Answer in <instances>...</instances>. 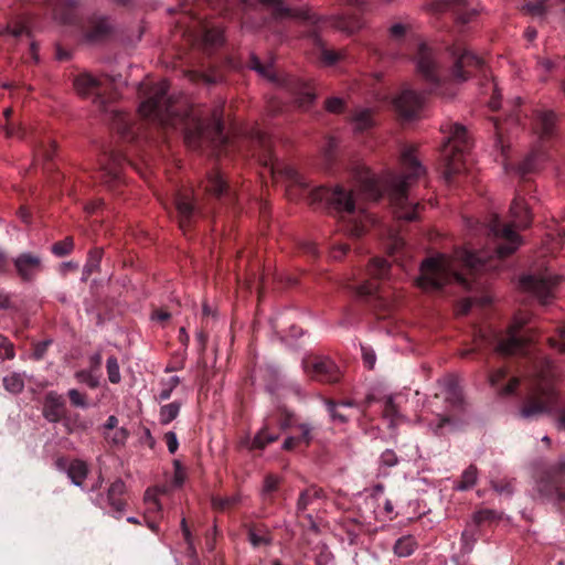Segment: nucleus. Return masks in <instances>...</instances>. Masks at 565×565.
<instances>
[{
    "mask_svg": "<svg viewBox=\"0 0 565 565\" xmlns=\"http://www.w3.org/2000/svg\"><path fill=\"white\" fill-rule=\"evenodd\" d=\"M284 173H285L287 180L289 181V185H288L289 196H294L292 189H291L292 186H299V189L302 191H305L308 188L309 183L307 182L305 177H302L295 168L287 167V168H285Z\"/></svg>",
    "mask_w": 565,
    "mask_h": 565,
    "instance_id": "cd10ccee",
    "label": "nucleus"
},
{
    "mask_svg": "<svg viewBox=\"0 0 565 565\" xmlns=\"http://www.w3.org/2000/svg\"><path fill=\"white\" fill-rule=\"evenodd\" d=\"M99 79L88 73H82L74 78V88L82 95L86 96L93 94L99 86Z\"/></svg>",
    "mask_w": 565,
    "mask_h": 565,
    "instance_id": "aec40b11",
    "label": "nucleus"
},
{
    "mask_svg": "<svg viewBox=\"0 0 565 565\" xmlns=\"http://www.w3.org/2000/svg\"><path fill=\"white\" fill-rule=\"evenodd\" d=\"M478 479V470L475 466H469L461 475V480L455 486L458 491H465L472 488Z\"/></svg>",
    "mask_w": 565,
    "mask_h": 565,
    "instance_id": "7c9ffc66",
    "label": "nucleus"
},
{
    "mask_svg": "<svg viewBox=\"0 0 565 565\" xmlns=\"http://www.w3.org/2000/svg\"><path fill=\"white\" fill-rule=\"evenodd\" d=\"M344 108V102L339 97H331L326 102V109L329 113L338 114L341 113Z\"/></svg>",
    "mask_w": 565,
    "mask_h": 565,
    "instance_id": "8fccbe9b",
    "label": "nucleus"
},
{
    "mask_svg": "<svg viewBox=\"0 0 565 565\" xmlns=\"http://www.w3.org/2000/svg\"><path fill=\"white\" fill-rule=\"evenodd\" d=\"M345 57L344 51H331V50H322L321 60L326 65H333L340 60Z\"/></svg>",
    "mask_w": 565,
    "mask_h": 565,
    "instance_id": "37998d69",
    "label": "nucleus"
},
{
    "mask_svg": "<svg viewBox=\"0 0 565 565\" xmlns=\"http://www.w3.org/2000/svg\"><path fill=\"white\" fill-rule=\"evenodd\" d=\"M0 36H9L19 41L26 38L32 60L35 63L40 61L38 54L39 47L36 42L31 39V31L26 19L18 18L8 25L0 28Z\"/></svg>",
    "mask_w": 565,
    "mask_h": 565,
    "instance_id": "ddd939ff",
    "label": "nucleus"
},
{
    "mask_svg": "<svg viewBox=\"0 0 565 565\" xmlns=\"http://www.w3.org/2000/svg\"><path fill=\"white\" fill-rule=\"evenodd\" d=\"M443 131L448 134L447 142L443 148L444 178L450 181L452 175L459 173L465 163V156L470 148V139L467 129L460 124H447Z\"/></svg>",
    "mask_w": 565,
    "mask_h": 565,
    "instance_id": "423d86ee",
    "label": "nucleus"
},
{
    "mask_svg": "<svg viewBox=\"0 0 565 565\" xmlns=\"http://www.w3.org/2000/svg\"><path fill=\"white\" fill-rule=\"evenodd\" d=\"M203 42L206 46L215 47L224 42V31L220 26L206 29L203 35Z\"/></svg>",
    "mask_w": 565,
    "mask_h": 565,
    "instance_id": "473e14b6",
    "label": "nucleus"
},
{
    "mask_svg": "<svg viewBox=\"0 0 565 565\" xmlns=\"http://www.w3.org/2000/svg\"><path fill=\"white\" fill-rule=\"evenodd\" d=\"M323 498L324 492L321 488L317 486L306 488L298 497L296 504L297 514H305L308 510L317 509Z\"/></svg>",
    "mask_w": 565,
    "mask_h": 565,
    "instance_id": "2eb2a0df",
    "label": "nucleus"
},
{
    "mask_svg": "<svg viewBox=\"0 0 565 565\" xmlns=\"http://www.w3.org/2000/svg\"><path fill=\"white\" fill-rule=\"evenodd\" d=\"M298 436H289L285 439L282 444V449L285 450H292L296 446L301 445Z\"/></svg>",
    "mask_w": 565,
    "mask_h": 565,
    "instance_id": "e2e57ef3",
    "label": "nucleus"
},
{
    "mask_svg": "<svg viewBox=\"0 0 565 565\" xmlns=\"http://www.w3.org/2000/svg\"><path fill=\"white\" fill-rule=\"evenodd\" d=\"M555 67V64L545 58V60H540L537 62V68H539V72H540V77L542 81H545L546 79V75L553 71V68Z\"/></svg>",
    "mask_w": 565,
    "mask_h": 565,
    "instance_id": "3c124183",
    "label": "nucleus"
},
{
    "mask_svg": "<svg viewBox=\"0 0 565 565\" xmlns=\"http://www.w3.org/2000/svg\"><path fill=\"white\" fill-rule=\"evenodd\" d=\"M100 259H102V250L100 249L92 250L89 253L87 262L84 266V273L86 275H90L92 273L97 270V268L99 267Z\"/></svg>",
    "mask_w": 565,
    "mask_h": 565,
    "instance_id": "a19ab883",
    "label": "nucleus"
},
{
    "mask_svg": "<svg viewBox=\"0 0 565 565\" xmlns=\"http://www.w3.org/2000/svg\"><path fill=\"white\" fill-rule=\"evenodd\" d=\"M418 543L413 535H403L397 539L393 546L394 555L397 557H408L417 550Z\"/></svg>",
    "mask_w": 565,
    "mask_h": 565,
    "instance_id": "4be33fe9",
    "label": "nucleus"
},
{
    "mask_svg": "<svg viewBox=\"0 0 565 565\" xmlns=\"http://www.w3.org/2000/svg\"><path fill=\"white\" fill-rule=\"evenodd\" d=\"M164 440L170 454H174L179 448V441L174 431H168L164 435Z\"/></svg>",
    "mask_w": 565,
    "mask_h": 565,
    "instance_id": "603ef678",
    "label": "nucleus"
},
{
    "mask_svg": "<svg viewBox=\"0 0 565 565\" xmlns=\"http://www.w3.org/2000/svg\"><path fill=\"white\" fill-rule=\"evenodd\" d=\"M507 375V371L504 369H498L490 375V383L492 386H497L500 384L501 380H503Z\"/></svg>",
    "mask_w": 565,
    "mask_h": 565,
    "instance_id": "052dcab7",
    "label": "nucleus"
},
{
    "mask_svg": "<svg viewBox=\"0 0 565 565\" xmlns=\"http://www.w3.org/2000/svg\"><path fill=\"white\" fill-rule=\"evenodd\" d=\"M248 540H249L250 544L255 547L260 546V545H266L269 543V540L267 537H265L263 535H258L254 531H250L248 533Z\"/></svg>",
    "mask_w": 565,
    "mask_h": 565,
    "instance_id": "6e6d98bb",
    "label": "nucleus"
},
{
    "mask_svg": "<svg viewBox=\"0 0 565 565\" xmlns=\"http://www.w3.org/2000/svg\"><path fill=\"white\" fill-rule=\"evenodd\" d=\"M66 473L73 484L76 487H83V483L88 475V466L85 461L75 459L70 462Z\"/></svg>",
    "mask_w": 565,
    "mask_h": 565,
    "instance_id": "412c9836",
    "label": "nucleus"
},
{
    "mask_svg": "<svg viewBox=\"0 0 565 565\" xmlns=\"http://www.w3.org/2000/svg\"><path fill=\"white\" fill-rule=\"evenodd\" d=\"M406 32V28L402 23H396L391 26L390 35L394 40H399L404 36Z\"/></svg>",
    "mask_w": 565,
    "mask_h": 565,
    "instance_id": "13d9d810",
    "label": "nucleus"
},
{
    "mask_svg": "<svg viewBox=\"0 0 565 565\" xmlns=\"http://www.w3.org/2000/svg\"><path fill=\"white\" fill-rule=\"evenodd\" d=\"M381 463L386 467H393L397 463V456L393 450L387 449L381 455Z\"/></svg>",
    "mask_w": 565,
    "mask_h": 565,
    "instance_id": "864d4df0",
    "label": "nucleus"
},
{
    "mask_svg": "<svg viewBox=\"0 0 565 565\" xmlns=\"http://www.w3.org/2000/svg\"><path fill=\"white\" fill-rule=\"evenodd\" d=\"M373 114L369 108H359L352 116V124L356 131H363L373 125Z\"/></svg>",
    "mask_w": 565,
    "mask_h": 565,
    "instance_id": "393cba45",
    "label": "nucleus"
},
{
    "mask_svg": "<svg viewBox=\"0 0 565 565\" xmlns=\"http://www.w3.org/2000/svg\"><path fill=\"white\" fill-rule=\"evenodd\" d=\"M363 360H364V363L370 367L372 369L375 364V354L373 351H367L366 349H363Z\"/></svg>",
    "mask_w": 565,
    "mask_h": 565,
    "instance_id": "0e129e2a",
    "label": "nucleus"
},
{
    "mask_svg": "<svg viewBox=\"0 0 565 565\" xmlns=\"http://www.w3.org/2000/svg\"><path fill=\"white\" fill-rule=\"evenodd\" d=\"M280 427L282 429H298L300 433L298 437L306 446H309L313 439L315 427L309 423H297L291 416L281 422Z\"/></svg>",
    "mask_w": 565,
    "mask_h": 565,
    "instance_id": "6ab92c4d",
    "label": "nucleus"
},
{
    "mask_svg": "<svg viewBox=\"0 0 565 565\" xmlns=\"http://www.w3.org/2000/svg\"><path fill=\"white\" fill-rule=\"evenodd\" d=\"M308 199L311 205L329 206L340 213L341 232L351 238L363 236L369 226L373 224L372 216L360 204L353 192L345 191L340 186L334 189L318 186L309 192Z\"/></svg>",
    "mask_w": 565,
    "mask_h": 565,
    "instance_id": "20e7f679",
    "label": "nucleus"
},
{
    "mask_svg": "<svg viewBox=\"0 0 565 565\" xmlns=\"http://www.w3.org/2000/svg\"><path fill=\"white\" fill-rule=\"evenodd\" d=\"M279 483H280L279 477L274 476V475L266 476V478L264 480V486H263V494L269 495L270 493H273L274 491L277 490Z\"/></svg>",
    "mask_w": 565,
    "mask_h": 565,
    "instance_id": "49530a36",
    "label": "nucleus"
},
{
    "mask_svg": "<svg viewBox=\"0 0 565 565\" xmlns=\"http://www.w3.org/2000/svg\"><path fill=\"white\" fill-rule=\"evenodd\" d=\"M404 247V239L395 232L390 231L387 234L386 248L391 255H395Z\"/></svg>",
    "mask_w": 565,
    "mask_h": 565,
    "instance_id": "ea45409f",
    "label": "nucleus"
},
{
    "mask_svg": "<svg viewBox=\"0 0 565 565\" xmlns=\"http://www.w3.org/2000/svg\"><path fill=\"white\" fill-rule=\"evenodd\" d=\"M127 437H128V433L126 429H124V428L117 429L114 433V436L111 437V443L116 444V445H122V444H125Z\"/></svg>",
    "mask_w": 565,
    "mask_h": 565,
    "instance_id": "bf43d9fd",
    "label": "nucleus"
},
{
    "mask_svg": "<svg viewBox=\"0 0 565 565\" xmlns=\"http://www.w3.org/2000/svg\"><path fill=\"white\" fill-rule=\"evenodd\" d=\"M108 380L113 384H118L121 380L120 369L116 356H109L106 362Z\"/></svg>",
    "mask_w": 565,
    "mask_h": 565,
    "instance_id": "e433bc0d",
    "label": "nucleus"
},
{
    "mask_svg": "<svg viewBox=\"0 0 565 565\" xmlns=\"http://www.w3.org/2000/svg\"><path fill=\"white\" fill-rule=\"evenodd\" d=\"M415 63L417 73L420 74L426 82L434 85L438 83L437 62L431 49L425 43L418 44Z\"/></svg>",
    "mask_w": 565,
    "mask_h": 565,
    "instance_id": "4468645a",
    "label": "nucleus"
},
{
    "mask_svg": "<svg viewBox=\"0 0 565 565\" xmlns=\"http://www.w3.org/2000/svg\"><path fill=\"white\" fill-rule=\"evenodd\" d=\"M203 186L206 192H210L214 195H221L225 190L226 183L224 182L220 172L214 171L207 175Z\"/></svg>",
    "mask_w": 565,
    "mask_h": 565,
    "instance_id": "c85d7f7f",
    "label": "nucleus"
},
{
    "mask_svg": "<svg viewBox=\"0 0 565 565\" xmlns=\"http://www.w3.org/2000/svg\"><path fill=\"white\" fill-rule=\"evenodd\" d=\"M555 126V114L553 111H541L536 117L535 129L541 137H550Z\"/></svg>",
    "mask_w": 565,
    "mask_h": 565,
    "instance_id": "5701e85b",
    "label": "nucleus"
},
{
    "mask_svg": "<svg viewBox=\"0 0 565 565\" xmlns=\"http://www.w3.org/2000/svg\"><path fill=\"white\" fill-rule=\"evenodd\" d=\"M328 412L333 423L344 424L348 422L349 416L341 413L338 408L339 405L332 401L326 403Z\"/></svg>",
    "mask_w": 565,
    "mask_h": 565,
    "instance_id": "79ce46f5",
    "label": "nucleus"
},
{
    "mask_svg": "<svg viewBox=\"0 0 565 565\" xmlns=\"http://www.w3.org/2000/svg\"><path fill=\"white\" fill-rule=\"evenodd\" d=\"M337 147H338V140L333 137L328 138V140L326 141V145L323 147L324 153L327 156H331V153L333 152V150Z\"/></svg>",
    "mask_w": 565,
    "mask_h": 565,
    "instance_id": "69168bd1",
    "label": "nucleus"
},
{
    "mask_svg": "<svg viewBox=\"0 0 565 565\" xmlns=\"http://www.w3.org/2000/svg\"><path fill=\"white\" fill-rule=\"evenodd\" d=\"M125 491V483L121 480H116L111 483L108 489V501L109 504L118 512H121L125 508V503L121 499L116 498L117 495L122 494Z\"/></svg>",
    "mask_w": 565,
    "mask_h": 565,
    "instance_id": "bb28decb",
    "label": "nucleus"
},
{
    "mask_svg": "<svg viewBox=\"0 0 565 565\" xmlns=\"http://www.w3.org/2000/svg\"><path fill=\"white\" fill-rule=\"evenodd\" d=\"M174 468L173 482L175 486L180 487L185 480V471L178 461L174 462Z\"/></svg>",
    "mask_w": 565,
    "mask_h": 565,
    "instance_id": "4d7b16f0",
    "label": "nucleus"
},
{
    "mask_svg": "<svg viewBox=\"0 0 565 565\" xmlns=\"http://www.w3.org/2000/svg\"><path fill=\"white\" fill-rule=\"evenodd\" d=\"M279 438L276 434L268 433L267 428H262L253 439L252 447L257 449L265 448L268 444L276 441Z\"/></svg>",
    "mask_w": 565,
    "mask_h": 565,
    "instance_id": "c9c22d12",
    "label": "nucleus"
},
{
    "mask_svg": "<svg viewBox=\"0 0 565 565\" xmlns=\"http://www.w3.org/2000/svg\"><path fill=\"white\" fill-rule=\"evenodd\" d=\"M68 397H70V401L71 403L76 406V407H81V408H86L88 406L87 402H86V397L85 395H83L79 391H77L76 388H72L68 391L67 393Z\"/></svg>",
    "mask_w": 565,
    "mask_h": 565,
    "instance_id": "de8ad7c7",
    "label": "nucleus"
},
{
    "mask_svg": "<svg viewBox=\"0 0 565 565\" xmlns=\"http://www.w3.org/2000/svg\"><path fill=\"white\" fill-rule=\"evenodd\" d=\"M169 84L160 81L149 92V95L139 106L141 117L162 126H183L184 139L189 147L198 148L205 142L214 147L223 146L226 137L223 134V124L218 110H214L210 122H205L194 110L181 116L174 108L170 97L167 96Z\"/></svg>",
    "mask_w": 565,
    "mask_h": 565,
    "instance_id": "f03ea898",
    "label": "nucleus"
},
{
    "mask_svg": "<svg viewBox=\"0 0 565 565\" xmlns=\"http://www.w3.org/2000/svg\"><path fill=\"white\" fill-rule=\"evenodd\" d=\"M181 380L179 376L174 375L169 377L168 380L161 381V390L158 394V401L163 402L168 401L171 397L174 388L180 384Z\"/></svg>",
    "mask_w": 565,
    "mask_h": 565,
    "instance_id": "72a5a7b5",
    "label": "nucleus"
},
{
    "mask_svg": "<svg viewBox=\"0 0 565 565\" xmlns=\"http://www.w3.org/2000/svg\"><path fill=\"white\" fill-rule=\"evenodd\" d=\"M14 266L24 280H30L41 270V259L30 253H23L14 259Z\"/></svg>",
    "mask_w": 565,
    "mask_h": 565,
    "instance_id": "f3484780",
    "label": "nucleus"
},
{
    "mask_svg": "<svg viewBox=\"0 0 565 565\" xmlns=\"http://www.w3.org/2000/svg\"><path fill=\"white\" fill-rule=\"evenodd\" d=\"M111 32V25L105 18H98L92 21L85 39L89 43H96L105 40Z\"/></svg>",
    "mask_w": 565,
    "mask_h": 565,
    "instance_id": "a211bd4d",
    "label": "nucleus"
},
{
    "mask_svg": "<svg viewBox=\"0 0 565 565\" xmlns=\"http://www.w3.org/2000/svg\"><path fill=\"white\" fill-rule=\"evenodd\" d=\"M175 206L180 215V226L184 228L194 212V206L192 205L190 200L182 194H179L177 196Z\"/></svg>",
    "mask_w": 565,
    "mask_h": 565,
    "instance_id": "a878e982",
    "label": "nucleus"
},
{
    "mask_svg": "<svg viewBox=\"0 0 565 565\" xmlns=\"http://www.w3.org/2000/svg\"><path fill=\"white\" fill-rule=\"evenodd\" d=\"M510 217L511 221L508 224H501L500 220L494 217L489 225L494 244V255H489L486 250L475 254L463 248L457 250L454 256L438 254L426 258L420 264V274L416 279V285L425 291H431L456 280L466 289H472L459 268H465L471 274L482 269H497L498 265L492 264L494 257L503 259L521 246L522 239L516 231L524 230L531 224V214L523 199L516 196L512 201Z\"/></svg>",
    "mask_w": 565,
    "mask_h": 565,
    "instance_id": "f257e3e1",
    "label": "nucleus"
},
{
    "mask_svg": "<svg viewBox=\"0 0 565 565\" xmlns=\"http://www.w3.org/2000/svg\"><path fill=\"white\" fill-rule=\"evenodd\" d=\"M335 28L348 33V34H352L356 31H359L362 26H363V23L362 21L356 18V17H343V18H339L337 20V22L334 23Z\"/></svg>",
    "mask_w": 565,
    "mask_h": 565,
    "instance_id": "2f4dec72",
    "label": "nucleus"
},
{
    "mask_svg": "<svg viewBox=\"0 0 565 565\" xmlns=\"http://www.w3.org/2000/svg\"><path fill=\"white\" fill-rule=\"evenodd\" d=\"M559 280V276L545 271L537 276L524 277L522 279V285L525 289L533 292L542 303H547L554 296L555 287Z\"/></svg>",
    "mask_w": 565,
    "mask_h": 565,
    "instance_id": "6e6552de",
    "label": "nucleus"
},
{
    "mask_svg": "<svg viewBox=\"0 0 565 565\" xmlns=\"http://www.w3.org/2000/svg\"><path fill=\"white\" fill-rule=\"evenodd\" d=\"M416 148L406 146L401 152L403 172L385 179L377 178L369 169L356 171L360 194L367 201H377L383 190L387 192L393 212L399 220L414 221L418 215L419 203L409 200L408 190L426 174V168L416 154Z\"/></svg>",
    "mask_w": 565,
    "mask_h": 565,
    "instance_id": "7ed1b4c3",
    "label": "nucleus"
},
{
    "mask_svg": "<svg viewBox=\"0 0 565 565\" xmlns=\"http://www.w3.org/2000/svg\"><path fill=\"white\" fill-rule=\"evenodd\" d=\"M0 358L2 360H11L14 358V349L12 343L4 335L0 334Z\"/></svg>",
    "mask_w": 565,
    "mask_h": 565,
    "instance_id": "a18cd8bd",
    "label": "nucleus"
},
{
    "mask_svg": "<svg viewBox=\"0 0 565 565\" xmlns=\"http://www.w3.org/2000/svg\"><path fill=\"white\" fill-rule=\"evenodd\" d=\"M65 402L56 392H49L44 398L43 415L51 423H57L64 416Z\"/></svg>",
    "mask_w": 565,
    "mask_h": 565,
    "instance_id": "dca6fc26",
    "label": "nucleus"
},
{
    "mask_svg": "<svg viewBox=\"0 0 565 565\" xmlns=\"http://www.w3.org/2000/svg\"><path fill=\"white\" fill-rule=\"evenodd\" d=\"M451 54L455 57L452 77L460 83L468 78L472 70L481 67L483 63L480 57L469 52L463 46H456Z\"/></svg>",
    "mask_w": 565,
    "mask_h": 565,
    "instance_id": "9b49d317",
    "label": "nucleus"
},
{
    "mask_svg": "<svg viewBox=\"0 0 565 565\" xmlns=\"http://www.w3.org/2000/svg\"><path fill=\"white\" fill-rule=\"evenodd\" d=\"M181 409V403L180 402H172L166 405H162L160 407L159 412V422L162 425H168L172 420H174L180 413Z\"/></svg>",
    "mask_w": 565,
    "mask_h": 565,
    "instance_id": "c756f323",
    "label": "nucleus"
},
{
    "mask_svg": "<svg viewBox=\"0 0 565 565\" xmlns=\"http://www.w3.org/2000/svg\"><path fill=\"white\" fill-rule=\"evenodd\" d=\"M249 66L269 82H277V75L271 61L263 63L256 55H252Z\"/></svg>",
    "mask_w": 565,
    "mask_h": 565,
    "instance_id": "b1692460",
    "label": "nucleus"
},
{
    "mask_svg": "<svg viewBox=\"0 0 565 565\" xmlns=\"http://www.w3.org/2000/svg\"><path fill=\"white\" fill-rule=\"evenodd\" d=\"M315 98H316V95L311 90L305 89L303 92L298 93L296 102L299 107L307 108L309 105L312 104Z\"/></svg>",
    "mask_w": 565,
    "mask_h": 565,
    "instance_id": "09e8293b",
    "label": "nucleus"
},
{
    "mask_svg": "<svg viewBox=\"0 0 565 565\" xmlns=\"http://www.w3.org/2000/svg\"><path fill=\"white\" fill-rule=\"evenodd\" d=\"M74 248L72 237H65L63 241L55 243L52 246V253L58 257L68 255Z\"/></svg>",
    "mask_w": 565,
    "mask_h": 565,
    "instance_id": "58836bf2",
    "label": "nucleus"
},
{
    "mask_svg": "<svg viewBox=\"0 0 565 565\" xmlns=\"http://www.w3.org/2000/svg\"><path fill=\"white\" fill-rule=\"evenodd\" d=\"M519 385V380L516 377H513L509 381L508 385L503 387L502 394L508 395L514 392V390Z\"/></svg>",
    "mask_w": 565,
    "mask_h": 565,
    "instance_id": "774afa93",
    "label": "nucleus"
},
{
    "mask_svg": "<svg viewBox=\"0 0 565 565\" xmlns=\"http://www.w3.org/2000/svg\"><path fill=\"white\" fill-rule=\"evenodd\" d=\"M524 9L533 15H542L547 12L546 0L530 1L524 6Z\"/></svg>",
    "mask_w": 565,
    "mask_h": 565,
    "instance_id": "c03bdc74",
    "label": "nucleus"
},
{
    "mask_svg": "<svg viewBox=\"0 0 565 565\" xmlns=\"http://www.w3.org/2000/svg\"><path fill=\"white\" fill-rule=\"evenodd\" d=\"M302 367L308 375L320 382L334 383L341 376L338 365L327 356H318L313 360L305 359Z\"/></svg>",
    "mask_w": 565,
    "mask_h": 565,
    "instance_id": "1a4fd4ad",
    "label": "nucleus"
},
{
    "mask_svg": "<svg viewBox=\"0 0 565 565\" xmlns=\"http://www.w3.org/2000/svg\"><path fill=\"white\" fill-rule=\"evenodd\" d=\"M559 340L550 339V344L559 351H565V324L558 331Z\"/></svg>",
    "mask_w": 565,
    "mask_h": 565,
    "instance_id": "5fc2aeb1",
    "label": "nucleus"
},
{
    "mask_svg": "<svg viewBox=\"0 0 565 565\" xmlns=\"http://www.w3.org/2000/svg\"><path fill=\"white\" fill-rule=\"evenodd\" d=\"M77 379H79L81 381L83 382H86L90 387H96L98 385V380L90 376V375H87L83 372L81 373H77Z\"/></svg>",
    "mask_w": 565,
    "mask_h": 565,
    "instance_id": "338daca9",
    "label": "nucleus"
},
{
    "mask_svg": "<svg viewBox=\"0 0 565 565\" xmlns=\"http://www.w3.org/2000/svg\"><path fill=\"white\" fill-rule=\"evenodd\" d=\"M529 322L526 315H518L504 337L499 339L497 351L501 354H515L522 351L527 338L521 333L522 328Z\"/></svg>",
    "mask_w": 565,
    "mask_h": 565,
    "instance_id": "0eeeda50",
    "label": "nucleus"
},
{
    "mask_svg": "<svg viewBox=\"0 0 565 565\" xmlns=\"http://www.w3.org/2000/svg\"><path fill=\"white\" fill-rule=\"evenodd\" d=\"M426 95L424 92H416L404 87L399 95L394 98L393 105L396 111L405 119H413L424 108Z\"/></svg>",
    "mask_w": 565,
    "mask_h": 565,
    "instance_id": "9d476101",
    "label": "nucleus"
},
{
    "mask_svg": "<svg viewBox=\"0 0 565 565\" xmlns=\"http://www.w3.org/2000/svg\"><path fill=\"white\" fill-rule=\"evenodd\" d=\"M388 270L390 264L385 259L374 257L370 262L366 269V273L372 280H366L365 282L361 284L356 289V294L360 297H367L374 295L379 289V285L377 282H375V280L386 278Z\"/></svg>",
    "mask_w": 565,
    "mask_h": 565,
    "instance_id": "f8f14e48",
    "label": "nucleus"
},
{
    "mask_svg": "<svg viewBox=\"0 0 565 565\" xmlns=\"http://www.w3.org/2000/svg\"><path fill=\"white\" fill-rule=\"evenodd\" d=\"M557 367L548 359H542L535 366L531 394L520 409L524 419H533L548 413L557 402L555 381Z\"/></svg>",
    "mask_w": 565,
    "mask_h": 565,
    "instance_id": "39448f33",
    "label": "nucleus"
},
{
    "mask_svg": "<svg viewBox=\"0 0 565 565\" xmlns=\"http://www.w3.org/2000/svg\"><path fill=\"white\" fill-rule=\"evenodd\" d=\"M3 385L4 388L13 394H18L22 392L24 387V381L21 374L19 373H11L3 377Z\"/></svg>",
    "mask_w": 565,
    "mask_h": 565,
    "instance_id": "f704fd0d",
    "label": "nucleus"
},
{
    "mask_svg": "<svg viewBox=\"0 0 565 565\" xmlns=\"http://www.w3.org/2000/svg\"><path fill=\"white\" fill-rule=\"evenodd\" d=\"M146 513L160 512L161 504L158 500V492L156 489H148L145 492Z\"/></svg>",
    "mask_w": 565,
    "mask_h": 565,
    "instance_id": "4c0bfd02",
    "label": "nucleus"
},
{
    "mask_svg": "<svg viewBox=\"0 0 565 565\" xmlns=\"http://www.w3.org/2000/svg\"><path fill=\"white\" fill-rule=\"evenodd\" d=\"M349 250V245L348 244H338L333 247L332 252H331V256L335 259H339L341 258L343 255L347 254V252Z\"/></svg>",
    "mask_w": 565,
    "mask_h": 565,
    "instance_id": "680f3d73",
    "label": "nucleus"
}]
</instances>
